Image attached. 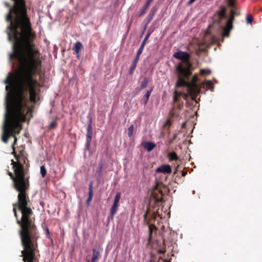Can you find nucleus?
Returning a JSON list of instances; mask_svg holds the SVG:
<instances>
[{
    "mask_svg": "<svg viewBox=\"0 0 262 262\" xmlns=\"http://www.w3.org/2000/svg\"><path fill=\"white\" fill-rule=\"evenodd\" d=\"M30 40L9 39L14 41L9 60H16L19 69L14 74L9 73L4 81L7 85L2 140L7 143L9 137L13 136L15 138L13 145L17 140L14 134H18L21 129L20 122L26 120L27 114L32 109L25 93L28 94L29 101L33 104L40 99L41 85L36 78V73L41 62L38 51Z\"/></svg>",
    "mask_w": 262,
    "mask_h": 262,
    "instance_id": "obj_1",
    "label": "nucleus"
},
{
    "mask_svg": "<svg viewBox=\"0 0 262 262\" xmlns=\"http://www.w3.org/2000/svg\"><path fill=\"white\" fill-rule=\"evenodd\" d=\"M14 186L18 191V209L21 211L22 216L21 221L17 220V224L20 225L21 229L20 235L24 249L21 251L24 255L25 262H33L35 244L32 239L34 232V227L29 219L32 214L31 209L27 207L26 189L28 183H14Z\"/></svg>",
    "mask_w": 262,
    "mask_h": 262,
    "instance_id": "obj_2",
    "label": "nucleus"
},
{
    "mask_svg": "<svg viewBox=\"0 0 262 262\" xmlns=\"http://www.w3.org/2000/svg\"><path fill=\"white\" fill-rule=\"evenodd\" d=\"M177 81L176 84V87H183V90L187 92L184 94V97L186 99L188 95L191 97L192 100H195L198 95L200 93V89L196 84L197 77L194 75L190 82L187 81L185 78H188L191 74L188 76H184L183 74L177 73Z\"/></svg>",
    "mask_w": 262,
    "mask_h": 262,
    "instance_id": "obj_3",
    "label": "nucleus"
},
{
    "mask_svg": "<svg viewBox=\"0 0 262 262\" xmlns=\"http://www.w3.org/2000/svg\"><path fill=\"white\" fill-rule=\"evenodd\" d=\"M173 56L176 59L183 60V63H179L176 67V72L177 73L188 76L190 74V70L192 65L189 61L190 55L186 52L178 51Z\"/></svg>",
    "mask_w": 262,
    "mask_h": 262,
    "instance_id": "obj_4",
    "label": "nucleus"
},
{
    "mask_svg": "<svg viewBox=\"0 0 262 262\" xmlns=\"http://www.w3.org/2000/svg\"><path fill=\"white\" fill-rule=\"evenodd\" d=\"M14 6L9 10L7 16H12V13L14 16H27L26 9L24 0H13Z\"/></svg>",
    "mask_w": 262,
    "mask_h": 262,
    "instance_id": "obj_5",
    "label": "nucleus"
},
{
    "mask_svg": "<svg viewBox=\"0 0 262 262\" xmlns=\"http://www.w3.org/2000/svg\"><path fill=\"white\" fill-rule=\"evenodd\" d=\"M156 173H170L171 172V167L168 164L162 165L158 167L155 170Z\"/></svg>",
    "mask_w": 262,
    "mask_h": 262,
    "instance_id": "obj_6",
    "label": "nucleus"
},
{
    "mask_svg": "<svg viewBox=\"0 0 262 262\" xmlns=\"http://www.w3.org/2000/svg\"><path fill=\"white\" fill-rule=\"evenodd\" d=\"M226 8L221 6L220 9L216 11L215 15L219 17L218 23H220L221 19L225 16Z\"/></svg>",
    "mask_w": 262,
    "mask_h": 262,
    "instance_id": "obj_7",
    "label": "nucleus"
},
{
    "mask_svg": "<svg viewBox=\"0 0 262 262\" xmlns=\"http://www.w3.org/2000/svg\"><path fill=\"white\" fill-rule=\"evenodd\" d=\"M93 181H91L89 184V194H88V198L86 200V204L87 206H89L90 204V202H91L93 198Z\"/></svg>",
    "mask_w": 262,
    "mask_h": 262,
    "instance_id": "obj_8",
    "label": "nucleus"
},
{
    "mask_svg": "<svg viewBox=\"0 0 262 262\" xmlns=\"http://www.w3.org/2000/svg\"><path fill=\"white\" fill-rule=\"evenodd\" d=\"M238 13H236L235 11L233 10H231V18L227 20V23H226V29H228L229 30H230L232 28V21L234 18V15H237Z\"/></svg>",
    "mask_w": 262,
    "mask_h": 262,
    "instance_id": "obj_9",
    "label": "nucleus"
},
{
    "mask_svg": "<svg viewBox=\"0 0 262 262\" xmlns=\"http://www.w3.org/2000/svg\"><path fill=\"white\" fill-rule=\"evenodd\" d=\"M82 48V44L80 41H77L74 47V50L76 54H77V56L78 57L79 56V53L81 49Z\"/></svg>",
    "mask_w": 262,
    "mask_h": 262,
    "instance_id": "obj_10",
    "label": "nucleus"
},
{
    "mask_svg": "<svg viewBox=\"0 0 262 262\" xmlns=\"http://www.w3.org/2000/svg\"><path fill=\"white\" fill-rule=\"evenodd\" d=\"M144 146L147 151L149 152L156 147V144L151 142H147L145 143Z\"/></svg>",
    "mask_w": 262,
    "mask_h": 262,
    "instance_id": "obj_11",
    "label": "nucleus"
},
{
    "mask_svg": "<svg viewBox=\"0 0 262 262\" xmlns=\"http://www.w3.org/2000/svg\"><path fill=\"white\" fill-rule=\"evenodd\" d=\"M150 35V32H148L147 33V34L146 35L145 38H144L142 42L141 43V44L140 46V48L138 49V51H139L140 52H143V50L144 48L146 42L147 40H148V39L149 38Z\"/></svg>",
    "mask_w": 262,
    "mask_h": 262,
    "instance_id": "obj_12",
    "label": "nucleus"
},
{
    "mask_svg": "<svg viewBox=\"0 0 262 262\" xmlns=\"http://www.w3.org/2000/svg\"><path fill=\"white\" fill-rule=\"evenodd\" d=\"M93 253L91 259V262H97L100 255V252L99 251H97L96 249H94L93 250Z\"/></svg>",
    "mask_w": 262,
    "mask_h": 262,
    "instance_id": "obj_13",
    "label": "nucleus"
},
{
    "mask_svg": "<svg viewBox=\"0 0 262 262\" xmlns=\"http://www.w3.org/2000/svg\"><path fill=\"white\" fill-rule=\"evenodd\" d=\"M156 9L154 7H153L151 10H150L148 15V19L147 21V24H149L151 20L152 19L153 17L155 16V14L156 12Z\"/></svg>",
    "mask_w": 262,
    "mask_h": 262,
    "instance_id": "obj_14",
    "label": "nucleus"
},
{
    "mask_svg": "<svg viewBox=\"0 0 262 262\" xmlns=\"http://www.w3.org/2000/svg\"><path fill=\"white\" fill-rule=\"evenodd\" d=\"M118 206L113 205L111 210H110V216L109 217L111 218L112 220L114 219V216L115 214L116 213L117 210H118Z\"/></svg>",
    "mask_w": 262,
    "mask_h": 262,
    "instance_id": "obj_15",
    "label": "nucleus"
},
{
    "mask_svg": "<svg viewBox=\"0 0 262 262\" xmlns=\"http://www.w3.org/2000/svg\"><path fill=\"white\" fill-rule=\"evenodd\" d=\"M92 132H87L86 135V147L89 148L92 138Z\"/></svg>",
    "mask_w": 262,
    "mask_h": 262,
    "instance_id": "obj_16",
    "label": "nucleus"
},
{
    "mask_svg": "<svg viewBox=\"0 0 262 262\" xmlns=\"http://www.w3.org/2000/svg\"><path fill=\"white\" fill-rule=\"evenodd\" d=\"M153 0H148L146 3V4L145 5V6H144L142 9L140 10V11L139 12V15H143V14L145 13L146 10H147V9L148 8L149 5H150V3Z\"/></svg>",
    "mask_w": 262,
    "mask_h": 262,
    "instance_id": "obj_17",
    "label": "nucleus"
},
{
    "mask_svg": "<svg viewBox=\"0 0 262 262\" xmlns=\"http://www.w3.org/2000/svg\"><path fill=\"white\" fill-rule=\"evenodd\" d=\"M121 198V193L120 192H117L115 196L114 201L113 205H116L118 206V204L120 201Z\"/></svg>",
    "mask_w": 262,
    "mask_h": 262,
    "instance_id": "obj_18",
    "label": "nucleus"
},
{
    "mask_svg": "<svg viewBox=\"0 0 262 262\" xmlns=\"http://www.w3.org/2000/svg\"><path fill=\"white\" fill-rule=\"evenodd\" d=\"M168 156L169 158L170 161L176 160L178 159L177 154L174 152L168 154Z\"/></svg>",
    "mask_w": 262,
    "mask_h": 262,
    "instance_id": "obj_19",
    "label": "nucleus"
},
{
    "mask_svg": "<svg viewBox=\"0 0 262 262\" xmlns=\"http://www.w3.org/2000/svg\"><path fill=\"white\" fill-rule=\"evenodd\" d=\"M204 84H205V85L208 89L212 91L213 89V84L211 81H206V82H204Z\"/></svg>",
    "mask_w": 262,
    "mask_h": 262,
    "instance_id": "obj_20",
    "label": "nucleus"
},
{
    "mask_svg": "<svg viewBox=\"0 0 262 262\" xmlns=\"http://www.w3.org/2000/svg\"><path fill=\"white\" fill-rule=\"evenodd\" d=\"M148 82V80L146 77L144 78L143 81L142 82L141 84V89H143L147 86Z\"/></svg>",
    "mask_w": 262,
    "mask_h": 262,
    "instance_id": "obj_21",
    "label": "nucleus"
},
{
    "mask_svg": "<svg viewBox=\"0 0 262 262\" xmlns=\"http://www.w3.org/2000/svg\"><path fill=\"white\" fill-rule=\"evenodd\" d=\"M137 63H136L135 62H133L131 67H130L129 70V72L128 73H129V75H132L133 74L134 70L135 69V68L137 67Z\"/></svg>",
    "mask_w": 262,
    "mask_h": 262,
    "instance_id": "obj_22",
    "label": "nucleus"
},
{
    "mask_svg": "<svg viewBox=\"0 0 262 262\" xmlns=\"http://www.w3.org/2000/svg\"><path fill=\"white\" fill-rule=\"evenodd\" d=\"M93 127H92V119L90 118L89 119V122L88 125L87 132H92Z\"/></svg>",
    "mask_w": 262,
    "mask_h": 262,
    "instance_id": "obj_23",
    "label": "nucleus"
},
{
    "mask_svg": "<svg viewBox=\"0 0 262 262\" xmlns=\"http://www.w3.org/2000/svg\"><path fill=\"white\" fill-rule=\"evenodd\" d=\"M134 125L132 124L128 128V136L129 137H130L133 135V133H134Z\"/></svg>",
    "mask_w": 262,
    "mask_h": 262,
    "instance_id": "obj_24",
    "label": "nucleus"
},
{
    "mask_svg": "<svg viewBox=\"0 0 262 262\" xmlns=\"http://www.w3.org/2000/svg\"><path fill=\"white\" fill-rule=\"evenodd\" d=\"M47 173L46 167L44 166L40 167V174L42 177H45Z\"/></svg>",
    "mask_w": 262,
    "mask_h": 262,
    "instance_id": "obj_25",
    "label": "nucleus"
},
{
    "mask_svg": "<svg viewBox=\"0 0 262 262\" xmlns=\"http://www.w3.org/2000/svg\"><path fill=\"white\" fill-rule=\"evenodd\" d=\"M182 94L181 92H178L177 91H174V96L173 97V101L177 102L178 101V97Z\"/></svg>",
    "mask_w": 262,
    "mask_h": 262,
    "instance_id": "obj_26",
    "label": "nucleus"
},
{
    "mask_svg": "<svg viewBox=\"0 0 262 262\" xmlns=\"http://www.w3.org/2000/svg\"><path fill=\"white\" fill-rule=\"evenodd\" d=\"M200 73L202 75L209 74L211 73V71L210 70L201 69Z\"/></svg>",
    "mask_w": 262,
    "mask_h": 262,
    "instance_id": "obj_27",
    "label": "nucleus"
},
{
    "mask_svg": "<svg viewBox=\"0 0 262 262\" xmlns=\"http://www.w3.org/2000/svg\"><path fill=\"white\" fill-rule=\"evenodd\" d=\"M246 21L247 24L251 23L253 21V18L252 15L249 14L247 16Z\"/></svg>",
    "mask_w": 262,
    "mask_h": 262,
    "instance_id": "obj_28",
    "label": "nucleus"
},
{
    "mask_svg": "<svg viewBox=\"0 0 262 262\" xmlns=\"http://www.w3.org/2000/svg\"><path fill=\"white\" fill-rule=\"evenodd\" d=\"M142 52H140L138 50V52L137 53V54H136V57L134 60L133 62H135L136 63H137L139 59V58H140V55L142 54Z\"/></svg>",
    "mask_w": 262,
    "mask_h": 262,
    "instance_id": "obj_29",
    "label": "nucleus"
},
{
    "mask_svg": "<svg viewBox=\"0 0 262 262\" xmlns=\"http://www.w3.org/2000/svg\"><path fill=\"white\" fill-rule=\"evenodd\" d=\"M152 226L150 225L149 226V237L148 241H150L152 237Z\"/></svg>",
    "mask_w": 262,
    "mask_h": 262,
    "instance_id": "obj_30",
    "label": "nucleus"
},
{
    "mask_svg": "<svg viewBox=\"0 0 262 262\" xmlns=\"http://www.w3.org/2000/svg\"><path fill=\"white\" fill-rule=\"evenodd\" d=\"M151 91H152V90H150L146 92V95H145V97L146 98V101H148L149 97L151 94Z\"/></svg>",
    "mask_w": 262,
    "mask_h": 262,
    "instance_id": "obj_31",
    "label": "nucleus"
},
{
    "mask_svg": "<svg viewBox=\"0 0 262 262\" xmlns=\"http://www.w3.org/2000/svg\"><path fill=\"white\" fill-rule=\"evenodd\" d=\"M56 125V123L55 121L51 122L49 125V128L52 129L54 128Z\"/></svg>",
    "mask_w": 262,
    "mask_h": 262,
    "instance_id": "obj_32",
    "label": "nucleus"
},
{
    "mask_svg": "<svg viewBox=\"0 0 262 262\" xmlns=\"http://www.w3.org/2000/svg\"><path fill=\"white\" fill-rule=\"evenodd\" d=\"M229 31H230V30L226 29L224 32V35L225 36H228L229 34Z\"/></svg>",
    "mask_w": 262,
    "mask_h": 262,
    "instance_id": "obj_33",
    "label": "nucleus"
},
{
    "mask_svg": "<svg viewBox=\"0 0 262 262\" xmlns=\"http://www.w3.org/2000/svg\"><path fill=\"white\" fill-rule=\"evenodd\" d=\"M158 252L160 253L163 254V253H164L165 252V250L161 249V250H159Z\"/></svg>",
    "mask_w": 262,
    "mask_h": 262,
    "instance_id": "obj_34",
    "label": "nucleus"
},
{
    "mask_svg": "<svg viewBox=\"0 0 262 262\" xmlns=\"http://www.w3.org/2000/svg\"><path fill=\"white\" fill-rule=\"evenodd\" d=\"M13 211H14V213L15 216L17 218V214H16V208L15 207H14V208H13Z\"/></svg>",
    "mask_w": 262,
    "mask_h": 262,
    "instance_id": "obj_35",
    "label": "nucleus"
},
{
    "mask_svg": "<svg viewBox=\"0 0 262 262\" xmlns=\"http://www.w3.org/2000/svg\"><path fill=\"white\" fill-rule=\"evenodd\" d=\"M194 1H195V0H189V1H188V4L189 5H190V4H192V3H193Z\"/></svg>",
    "mask_w": 262,
    "mask_h": 262,
    "instance_id": "obj_36",
    "label": "nucleus"
},
{
    "mask_svg": "<svg viewBox=\"0 0 262 262\" xmlns=\"http://www.w3.org/2000/svg\"><path fill=\"white\" fill-rule=\"evenodd\" d=\"M170 124V120L168 119V120H167V121L166 122L165 125H167V124Z\"/></svg>",
    "mask_w": 262,
    "mask_h": 262,
    "instance_id": "obj_37",
    "label": "nucleus"
},
{
    "mask_svg": "<svg viewBox=\"0 0 262 262\" xmlns=\"http://www.w3.org/2000/svg\"><path fill=\"white\" fill-rule=\"evenodd\" d=\"M185 124H186V122L183 123V124H182V127H184L185 126Z\"/></svg>",
    "mask_w": 262,
    "mask_h": 262,
    "instance_id": "obj_38",
    "label": "nucleus"
},
{
    "mask_svg": "<svg viewBox=\"0 0 262 262\" xmlns=\"http://www.w3.org/2000/svg\"><path fill=\"white\" fill-rule=\"evenodd\" d=\"M229 4H230V6H232L233 5V2L230 1V3H229Z\"/></svg>",
    "mask_w": 262,
    "mask_h": 262,
    "instance_id": "obj_39",
    "label": "nucleus"
},
{
    "mask_svg": "<svg viewBox=\"0 0 262 262\" xmlns=\"http://www.w3.org/2000/svg\"><path fill=\"white\" fill-rule=\"evenodd\" d=\"M5 5L7 6H8L9 5V4L8 3H5Z\"/></svg>",
    "mask_w": 262,
    "mask_h": 262,
    "instance_id": "obj_40",
    "label": "nucleus"
},
{
    "mask_svg": "<svg viewBox=\"0 0 262 262\" xmlns=\"http://www.w3.org/2000/svg\"><path fill=\"white\" fill-rule=\"evenodd\" d=\"M102 169V166H101L100 167H99V170L100 171Z\"/></svg>",
    "mask_w": 262,
    "mask_h": 262,
    "instance_id": "obj_41",
    "label": "nucleus"
},
{
    "mask_svg": "<svg viewBox=\"0 0 262 262\" xmlns=\"http://www.w3.org/2000/svg\"><path fill=\"white\" fill-rule=\"evenodd\" d=\"M185 173L184 172L183 173V176H185Z\"/></svg>",
    "mask_w": 262,
    "mask_h": 262,
    "instance_id": "obj_42",
    "label": "nucleus"
},
{
    "mask_svg": "<svg viewBox=\"0 0 262 262\" xmlns=\"http://www.w3.org/2000/svg\"><path fill=\"white\" fill-rule=\"evenodd\" d=\"M87 262H91V261H90V260L89 259V260H87Z\"/></svg>",
    "mask_w": 262,
    "mask_h": 262,
    "instance_id": "obj_43",
    "label": "nucleus"
},
{
    "mask_svg": "<svg viewBox=\"0 0 262 262\" xmlns=\"http://www.w3.org/2000/svg\"><path fill=\"white\" fill-rule=\"evenodd\" d=\"M14 65V63H12V67H13Z\"/></svg>",
    "mask_w": 262,
    "mask_h": 262,
    "instance_id": "obj_44",
    "label": "nucleus"
}]
</instances>
